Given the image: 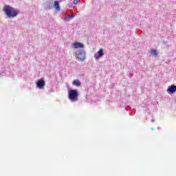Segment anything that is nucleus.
Listing matches in <instances>:
<instances>
[{"label": "nucleus", "instance_id": "f257e3e1", "mask_svg": "<svg viewBox=\"0 0 176 176\" xmlns=\"http://www.w3.org/2000/svg\"><path fill=\"white\" fill-rule=\"evenodd\" d=\"M3 12L6 13V16L8 17H16V16H17V14H19V10H16L14 9V8L7 5L5 6L4 8H3Z\"/></svg>", "mask_w": 176, "mask_h": 176}, {"label": "nucleus", "instance_id": "f03ea898", "mask_svg": "<svg viewBox=\"0 0 176 176\" xmlns=\"http://www.w3.org/2000/svg\"><path fill=\"white\" fill-rule=\"evenodd\" d=\"M78 91L76 89H72L69 91V100L71 101H78Z\"/></svg>", "mask_w": 176, "mask_h": 176}, {"label": "nucleus", "instance_id": "7ed1b4c3", "mask_svg": "<svg viewBox=\"0 0 176 176\" xmlns=\"http://www.w3.org/2000/svg\"><path fill=\"white\" fill-rule=\"evenodd\" d=\"M167 93H168V94H174V93H176V86L175 85L169 86L167 89Z\"/></svg>", "mask_w": 176, "mask_h": 176}, {"label": "nucleus", "instance_id": "20e7f679", "mask_svg": "<svg viewBox=\"0 0 176 176\" xmlns=\"http://www.w3.org/2000/svg\"><path fill=\"white\" fill-rule=\"evenodd\" d=\"M77 58L81 61L85 60L86 58V53H85V52H80V54H77Z\"/></svg>", "mask_w": 176, "mask_h": 176}, {"label": "nucleus", "instance_id": "39448f33", "mask_svg": "<svg viewBox=\"0 0 176 176\" xmlns=\"http://www.w3.org/2000/svg\"><path fill=\"white\" fill-rule=\"evenodd\" d=\"M104 56V50L100 49L99 51L95 54V58L96 60H98V58H100V57H102Z\"/></svg>", "mask_w": 176, "mask_h": 176}, {"label": "nucleus", "instance_id": "423d86ee", "mask_svg": "<svg viewBox=\"0 0 176 176\" xmlns=\"http://www.w3.org/2000/svg\"><path fill=\"white\" fill-rule=\"evenodd\" d=\"M36 85L37 87H38L39 89H42V87H43V86H45V80H43V79L38 80Z\"/></svg>", "mask_w": 176, "mask_h": 176}, {"label": "nucleus", "instance_id": "0eeeda50", "mask_svg": "<svg viewBox=\"0 0 176 176\" xmlns=\"http://www.w3.org/2000/svg\"><path fill=\"white\" fill-rule=\"evenodd\" d=\"M73 46L74 47V49H79V48H83L84 47V45L82 43H73Z\"/></svg>", "mask_w": 176, "mask_h": 176}, {"label": "nucleus", "instance_id": "6e6552de", "mask_svg": "<svg viewBox=\"0 0 176 176\" xmlns=\"http://www.w3.org/2000/svg\"><path fill=\"white\" fill-rule=\"evenodd\" d=\"M54 6L56 10V12H60V4L58 3V2L57 1H55L54 2Z\"/></svg>", "mask_w": 176, "mask_h": 176}, {"label": "nucleus", "instance_id": "1a4fd4ad", "mask_svg": "<svg viewBox=\"0 0 176 176\" xmlns=\"http://www.w3.org/2000/svg\"><path fill=\"white\" fill-rule=\"evenodd\" d=\"M72 85H74V86H77V87H79V86H80V81H79V80H74L72 82Z\"/></svg>", "mask_w": 176, "mask_h": 176}, {"label": "nucleus", "instance_id": "9d476101", "mask_svg": "<svg viewBox=\"0 0 176 176\" xmlns=\"http://www.w3.org/2000/svg\"><path fill=\"white\" fill-rule=\"evenodd\" d=\"M151 54L152 56H154V57H156V56H157V51H156V50H151Z\"/></svg>", "mask_w": 176, "mask_h": 176}, {"label": "nucleus", "instance_id": "9b49d317", "mask_svg": "<svg viewBox=\"0 0 176 176\" xmlns=\"http://www.w3.org/2000/svg\"><path fill=\"white\" fill-rule=\"evenodd\" d=\"M78 2H79V0H74V1H73L74 5H78Z\"/></svg>", "mask_w": 176, "mask_h": 176}]
</instances>
